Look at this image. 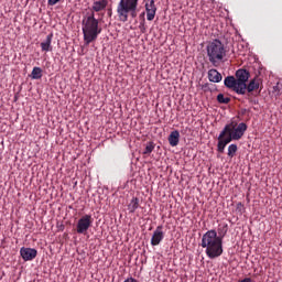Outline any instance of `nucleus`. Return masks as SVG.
Wrapping results in <instances>:
<instances>
[{
  "label": "nucleus",
  "mask_w": 282,
  "mask_h": 282,
  "mask_svg": "<svg viewBox=\"0 0 282 282\" xmlns=\"http://www.w3.org/2000/svg\"><path fill=\"white\" fill-rule=\"evenodd\" d=\"M202 248H205V252L209 259H217L224 254V240L223 237L217 236L215 229L208 230L202 237Z\"/></svg>",
  "instance_id": "nucleus-1"
},
{
  "label": "nucleus",
  "mask_w": 282,
  "mask_h": 282,
  "mask_svg": "<svg viewBox=\"0 0 282 282\" xmlns=\"http://www.w3.org/2000/svg\"><path fill=\"white\" fill-rule=\"evenodd\" d=\"M82 32L86 45L94 43L98 39V35L102 33V26H100V21L96 19V13L91 12L83 18Z\"/></svg>",
  "instance_id": "nucleus-2"
},
{
  "label": "nucleus",
  "mask_w": 282,
  "mask_h": 282,
  "mask_svg": "<svg viewBox=\"0 0 282 282\" xmlns=\"http://www.w3.org/2000/svg\"><path fill=\"white\" fill-rule=\"evenodd\" d=\"M138 1L140 0H120L116 10L118 21L127 23L129 17L135 19L138 17Z\"/></svg>",
  "instance_id": "nucleus-3"
},
{
  "label": "nucleus",
  "mask_w": 282,
  "mask_h": 282,
  "mask_svg": "<svg viewBox=\"0 0 282 282\" xmlns=\"http://www.w3.org/2000/svg\"><path fill=\"white\" fill-rule=\"evenodd\" d=\"M207 56L209 58V63L213 65H217L219 61H224L226 56V48H224V44L219 40H215L207 46Z\"/></svg>",
  "instance_id": "nucleus-4"
},
{
  "label": "nucleus",
  "mask_w": 282,
  "mask_h": 282,
  "mask_svg": "<svg viewBox=\"0 0 282 282\" xmlns=\"http://www.w3.org/2000/svg\"><path fill=\"white\" fill-rule=\"evenodd\" d=\"M225 129H228L226 135L232 140H241L243 138V133L248 131V124L241 122L237 124V122L231 121L229 124L225 126Z\"/></svg>",
  "instance_id": "nucleus-5"
},
{
  "label": "nucleus",
  "mask_w": 282,
  "mask_h": 282,
  "mask_svg": "<svg viewBox=\"0 0 282 282\" xmlns=\"http://www.w3.org/2000/svg\"><path fill=\"white\" fill-rule=\"evenodd\" d=\"M91 226H94V217L89 214L82 216L76 224L77 235H87V230H89Z\"/></svg>",
  "instance_id": "nucleus-6"
},
{
  "label": "nucleus",
  "mask_w": 282,
  "mask_h": 282,
  "mask_svg": "<svg viewBox=\"0 0 282 282\" xmlns=\"http://www.w3.org/2000/svg\"><path fill=\"white\" fill-rule=\"evenodd\" d=\"M225 87L227 89H231V91H235L236 94L240 96H246V91L243 90L242 86H239V82L235 76H227L224 80Z\"/></svg>",
  "instance_id": "nucleus-7"
},
{
  "label": "nucleus",
  "mask_w": 282,
  "mask_h": 282,
  "mask_svg": "<svg viewBox=\"0 0 282 282\" xmlns=\"http://www.w3.org/2000/svg\"><path fill=\"white\" fill-rule=\"evenodd\" d=\"M228 128H224L223 131L218 135L217 151L218 153H224L226 151V147L232 142L227 135Z\"/></svg>",
  "instance_id": "nucleus-8"
},
{
  "label": "nucleus",
  "mask_w": 282,
  "mask_h": 282,
  "mask_svg": "<svg viewBox=\"0 0 282 282\" xmlns=\"http://www.w3.org/2000/svg\"><path fill=\"white\" fill-rule=\"evenodd\" d=\"M250 78V72L247 69L240 68L236 72V80L238 82V85L242 87V89L246 93V82Z\"/></svg>",
  "instance_id": "nucleus-9"
},
{
  "label": "nucleus",
  "mask_w": 282,
  "mask_h": 282,
  "mask_svg": "<svg viewBox=\"0 0 282 282\" xmlns=\"http://www.w3.org/2000/svg\"><path fill=\"white\" fill-rule=\"evenodd\" d=\"M36 254H39V251L34 248L22 247L20 249V257H22L23 261H34V259H36Z\"/></svg>",
  "instance_id": "nucleus-10"
},
{
  "label": "nucleus",
  "mask_w": 282,
  "mask_h": 282,
  "mask_svg": "<svg viewBox=\"0 0 282 282\" xmlns=\"http://www.w3.org/2000/svg\"><path fill=\"white\" fill-rule=\"evenodd\" d=\"M163 228L164 227L162 225L156 227L151 238V246H160V243H162L164 239V231H162Z\"/></svg>",
  "instance_id": "nucleus-11"
},
{
  "label": "nucleus",
  "mask_w": 282,
  "mask_h": 282,
  "mask_svg": "<svg viewBox=\"0 0 282 282\" xmlns=\"http://www.w3.org/2000/svg\"><path fill=\"white\" fill-rule=\"evenodd\" d=\"M145 12L148 21H153L155 19V13L158 12V7H155V0H151L145 3Z\"/></svg>",
  "instance_id": "nucleus-12"
},
{
  "label": "nucleus",
  "mask_w": 282,
  "mask_h": 282,
  "mask_svg": "<svg viewBox=\"0 0 282 282\" xmlns=\"http://www.w3.org/2000/svg\"><path fill=\"white\" fill-rule=\"evenodd\" d=\"M109 6V0H97L93 3L91 10L93 12H102Z\"/></svg>",
  "instance_id": "nucleus-13"
},
{
  "label": "nucleus",
  "mask_w": 282,
  "mask_h": 282,
  "mask_svg": "<svg viewBox=\"0 0 282 282\" xmlns=\"http://www.w3.org/2000/svg\"><path fill=\"white\" fill-rule=\"evenodd\" d=\"M54 39V33H50L45 41H43L40 44V47L42 50V52H52V40Z\"/></svg>",
  "instance_id": "nucleus-14"
},
{
  "label": "nucleus",
  "mask_w": 282,
  "mask_h": 282,
  "mask_svg": "<svg viewBox=\"0 0 282 282\" xmlns=\"http://www.w3.org/2000/svg\"><path fill=\"white\" fill-rule=\"evenodd\" d=\"M260 85H261V79H259L258 77H254L253 79L250 80L248 85L246 84V91H248V94H252V91H257V89H259Z\"/></svg>",
  "instance_id": "nucleus-15"
},
{
  "label": "nucleus",
  "mask_w": 282,
  "mask_h": 282,
  "mask_svg": "<svg viewBox=\"0 0 282 282\" xmlns=\"http://www.w3.org/2000/svg\"><path fill=\"white\" fill-rule=\"evenodd\" d=\"M208 78L210 83H221V73H218L217 69L213 68L208 70Z\"/></svg>",
  "instance_id": "nucleus-16"
},
{
  "label": "nucleus",
  "mask_w": 282,
  "mask_h": 282,
  "mask_svg": "<svg viewBox=\"0 0 282 282\" xmlns=\"http://www.w3.org/2000/svg\"><path fill=\"white\" fill-rule=\"evenodd\" d=\"M170 147H177L180 144V131L174 130L170 133L169 138Z\"/></svg>",
  "instance_id": "nucleus-17"
},
{
  "label": "nucleus",
  "mask_w": 282,
  "mask_h": 282,
  "mask_svg": "<svg viewBox=\"0 0 282 282\" xmlns=\"http://www.w3.org/2000/svg\"><path fill=\"white\" fill-rule=\"evenodd\" d=\"M31 78L33 80H40V78H43V69L41 67H33Z\"/></svg>",
  "instance_id": "nucleus-18"
},
{
  "label": "nucleus",
  "mask_w": 282,
  "mask_h": 282,
  "mask_svg": "<svg viewBox=\"0 0 282 282\" xmlns=\"http://www.w3.org/2000/svg\"><path fill=\"white\" fill-rule=\"evenodd\" d=\"M137 208H140V199L138 197H133L128 205V210H130V213H135Z\"/></svg>",
  "instance_id": "nucleus-19"
},
{
  "label": "nucleus",
  "mask_w": 282,
  "mask_h": 282,
  "mask_svg": "<svg viewBox=\"0 0 282 282\" xmlns=\"http://www.w3.org/2000/svg\"><path fill=\"white\" fill-rule=\"evenodd\" d=\"M155 149V143L154 142H149L143 151L144 155H151L153 153V150Z\"/></svg>",
  "instance_id": "nucleus-20"
},
{
  "label": "nucleus",
  "mask_w": 282,
  "mask_h": 282,
  "mask_svg": "<svg viewBox=\"0 0 282 282\" xmlns=\"http://www.w3.org/2000/svg\"><path fill=\"white\" fill-rule=\"evenodd\" d=\"M217 101L220 104V105H228V102H230V97H226L224 96V94H219L217 96Z\"/></svg>",
  "instance_id": "nucleus-21"
},
{
  "label": "nucleus",
  "mask_w": 282,
  "mask_h": 282,
  "mask_svg": "<svg viewBox=\"0 0 282 282\" xmlns=\"http://www.w3.org/2000/svg\"><path fill=\"white\" fill-rule=\"evenodd\" d=\"M237 150H238L237 144H230V145L228 147V153H227V155H228L229 158H232V156L237 153Z\"/></svg>",
  "instance_id": "nucleus-22"
},
{
  "label": "nucleus",
  "mask_w": 282,
  "mask_h": 282,
  "mask_svg": "<svg viewBox=\"0 0 282 282\" xmlns=\"http://www.w3.org/2000/svg\"><path fill=\"white\" fill-rule=\"evenodd\" d=\"M147 21L144 20V18L142 19V21L139 24V30L141 32V34H145L147 33Z\"/></svg>",
  "instance_id": "nucleus-23"
},
{
  "label": "nucleus",
  "mask_w": 282,
  "mask_h": 282,
  "mask_svg": "<svg viewBox=\"0 0 282 282\" xmlns=\"http://www.w3.org/2000/svg\"><path fill=\"white\" fill-rule=\"evenodd\" d=\"M236 210H238V213H243V205H242V203H238L236 205Z\"/></svg>",
  "instance_id": "nucleus-24"
},
{
  "label": "nucleus",
  "mask_w": 282,
  "mask_h": 282,
  "mask_svg": "<svg viewBox=\"0 0 282 282\" xmlns=\"http://www.w3.org/2000/svg\"><path fill=\"white\" fill-rule=\"evenodd\" d=\"M56 3H61V0H48L47 1L48 6H56Z\"/></svg>",
  "instance_id": "nucleus-25"
},
{
  "label": "nucleus",
  "mask_w": 282,
  "mask_h": 282,
  "mask_svg": "<svg viewBox=\"0 0 282 282\" xmlns=\"http://www.w3.org/2000/svg\"><path fill=\"white\" fill-rule=\"evenodd\" d=\"M226 232H227V230L225 229V231L223 234L219 232L220 236H218V237H223L224 238L226 236Z\"/></svg>",
  "instance_id": "nucleus-26"
},
{
  "label": "nucleus",
  "mask_w": 282,
  "mask_h": 282,
  "mask_svg": "<svg viewBox=\"0 0 282 282\" xmlns=\"http://www.w3.org/2000/svg\"><path fill=\"white\" fill-rule=\"evenodd\" d=\"M141 17H144V12L141 14Z\"/></svg>",
  "instance_id": "nucleus-27"
}]
</instances>
